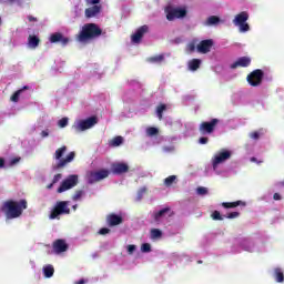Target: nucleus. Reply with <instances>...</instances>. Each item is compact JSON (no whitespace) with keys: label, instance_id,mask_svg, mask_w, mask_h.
<instances>
[{"label":"nucleus","instance_id":"4c0bfd02","mask_svg":"<svg viewBox=\"0 0 284 284\" xmlns=\"http://www.w3.org/2000/svg\"><path fill=\"white\" fill-rule=\"evenodd\" d=\"M141 252H144V253L152 252V245H150V243L142 244Z\"/></svg>","mask_w":284,"mask_h":284},{"label":"nucleus","instance_id":"37998d69","mask_svg":"<svg viewBox=\"0 0 284 284\" xmlns=\"http://www.w3.org/2000/svg\"><path fill=\"white\" fill-rule=\"evenodd\" d=\"M87 6H99L101 0H85Z\"/></svg>","mask_w":284,"mask_h":284},{"label":"nucleus","instance_id":"9b49d317","mask_svg":"<svg viewBox=\"0 0 284 284\" xmlns=\"http://www.w3.org/2000/svg\"><path fill=\"white\" fill-rule=\"evenodd\" d=\"M110 176V170L101 169L99 171H92L89 174V183H99V181H103V179H108Z\"/></svg>","mask_w":284,"mask_h":284},{"label":"nucleus","instance_id":"e433bc0d","mask_svg":"<svg viewBox=\"0 0 284 284\" xmlns=\"http://www.w3.org/2000/svg\"><path fill=\"white\" fill-rule=\"evenodd\" d=\"M84 192L83 190H78L75 191L74 195L72 196L73 201H79L81 199V196H83Z\"/></svg>","mask_w":284,"mask_h":284},{"label":"nucleus","instance_id":"09e8293b","mask_svg":"<svg viewBox=\"0 0 284 284\" xmlns=\"http://www.w3.org/2000/svg\"><path fill=\"white\" fill-rule=\"evenodd\" d=\"M99 234H101L102 236H105V234H110V229L102 227L100 229Z\"/></svg>","mask_w":284,"mask_h":284},{"label":"nucleus","instance_id":"6ab92c4d","mask_svg":"<svg viewBox=\"0 0 284 284\" xmlns=\"http://www.w3.org/2000/svg\"><path fill=\"white\" fill-rule=\"evenodd\" d=\"M106 223H108V225H110V227H114V226L121 225V223H123V217L121 215L111 213L106 216Z\"/></svg>","mask_w":284,"mask_h":284},{"label":"nucleus","instance_id":"7ed1b4c3","mask_svg":"<svg viewBox=\"0 0 284 284\" xmlns=\"http://www.w3.org/2000/svg\"><path fill=\"white\" fill-rule=\"evenodd\" d=\"M101 34H103V30L100 29L97 23H87L77 36V41H79V43H87V41L99 39Z\"/></svg>","mask_w":284,"mask_h":284},{"label":"nucleus","instance_id":"680f3d73","mask_svg":"<svg viewBox=\"0 0 284 284\" xmlns=\"http://www.w3.org/2000/svg\"><path fill=\"white\" fill-rule=\"evenodd\" d=\"M0 26H1V18H0Z\"/></svg>","mask_w":284,"mask_h":284},{"label":"nucleus","instance_id":"a18cd8bd","mask_svg":"<svg viewBox=\"0 0 284 284\" xmlns=\"http://www.w3.org/2000/svg\"><path fill=\"white\" fill-rule=\"evenodd\" d=\"M128 252H129V254H134V252H136V245L130 244L128 246Z\"/></svg>","mask_w":284,"mask_h":284},{"label":"nucleus","instance_id":"ddd939ff","mask_svg":"<svg viewBox=\"0 0 284 284\" xmlns=\"http://www.w3.org/2000/svg\"><path fill=\"white\" fill-rule=\"evenodd\" d=\"M213 47H214V40L206 39V40H202L196 45V50H197V52H200V54H207V52H211Z\"/></svg>","mask_w":284,"mask_h":284},{"label":"nucleus","instance_id":"f257e3e1","mask_svg":"<svg viewBox=\"0 0 284 284\" xmlns=\"http://www.w3.org/2000/svg\"><path fill=\"white\" fill-rule=\"evenodd\" d=\"M23 210H28V201L8 200L2 205V212H4L7 219H19L23 214Z\"/></svg>","mask_w":284,"mask_h":284},{"label":"nucleus","instance_id":"473e14b6","mask_svg":"<svg viewBox=\"0 0 284 284\" xmlns=\"http://www.w3.org/2000/svg\"><path fill=\"white\" fill-rule=\"evenodd\" d=\"M163 59H165V55L160 54V55H154V57L149 58V61L151 63H161V61H163Z\"/></svg>","mask_w":284,"mask_h":284},{"label":"nucleus","instance_id":"393cba45","mask_svg":"<svg viewBox=\"0 0 284 284\" xmlns=\"http://www.w3.org/2000/svg\"><path fill=\"white\" fill-rule=\"evenodd\" d=\"M274 278H275L276 283H283L284 282L283 268H281V267L274 268Z\"/></svg>","mask_w":284,"mask_h":284},{"label":"nucleus","instance_id":"5701e85b","mask_svg":"<svg viewBox=\"0 0 284 284\" xmlns=\"http://www.w3.org/2000/svg\"><path fill=\"white\" fill-rule=\"evenodd\" d=\"M43 275L44 278H52V276H54V266H52V264L43 266Z\"/></svg>","mask_w":284,"mask_h":284},{"label":"nucleus","instance_id":"cd10ccee","mask_svg":"<svg viewBox=\"0 0 284 284\" xmlns=\"http://www.w3.org/2000/svg\"><path fill=\"white\" fill-rule=\"evenodd\" d=\"M122 144H123V136L121 135L113 138L110 142V145L112 148H119V145H122Z\"/></svg>","mask_w":284,"mask_h":284},{"label":"nucleus","instance_id":"6e6552de","mask_svg":"<svg viewBox=\"0 0 284 284\" xmlns=\"http://www.w3.org/2000/svg\"><path fill=\"white\" fill-rule=\"evenodd\" d=\"M221 123V120L214 118L211 121H204L199 126L200 134H214V131L216 130V125Z\"/></svg>","mask_w":284,"mask_h":284},{"label":"nucleus","instance_id":"4d7b16f0","mask_svg":"<svg viewBox=\"0 0 284 284\" xmlns=\"http://www.w3.org/2000/svg\"><path fill=\"white\" fill-rule=\"evenodd\" d=\"M52 187H54V184H52V182L47 186L48 190H52Z\"/></svg>","mask_w":284,"mask_h":284},{"label":"nucleus","instance_id":"79ce46f5","mask_svg":"<svg viewBox=\"0 0 284 284\" xmlns=\"http://www.w3.org/2000/svg\"><path fill=\"white\" fill-rule=\"evenodd\" d=\"M239 216H241V213H239V212H231L225 217L226 219H239Z\"/></svg>","mask_w":284,"mask_h":284},{"label":"nucleus","instance_id":"c85d7f7f","mask_svg":"<svg viewBox=\"0 0 284 284\" xmlns=\"http://www.w3.org/2000/svg\"><path fill=\"white\" fill-rule=\"evenodd\" d=\"M207 26H219L221 23V18L217 16H211L206 20Z\"/></svg>","mask_w":284,"mask_h":284},{"label":"nucleus","instance_id":"1a4fd4ad","mask_svg":"<svg viewBox=\"0 0 284 284\" xmlns=\"http://www.w3.org/2000/svg\"><path fill=\"white\" fill-rule=\"evenodd\" d=\"M79 184V175H69L65 180L62 181L61 185L58 187V194H62V192H68V190H72L75 185Z\"/></svg>","mask_w":284,"mask_h":284},{"label":"nucleus","instance_id":"2f4dec72","mask_svg":"<svg viewBox=\"0 0 284 284\" xmlns=\"http://www.w3.org/2000/svg\"><path fill=\"white\" fill-rule=\"evenodd\" d=\"M163 236V232L159 229L151 230V239H161Z\"/></svg>","mask_w":284,"mask_h":284},{"label":"nucleus","instance_id":"6e6d98bb","mask_svg":"<svg viewBox=\"0 0 284 284\" xmlns=\"http://www.w3.org/2000/svg\"><path fill=\"white\" fill-rule=\"evenodd\" d=\"M74 284H85V280H80V281L75 282Z\"/></svg>","mask_w":284,"mask_h":284},{"label":"nucleus","instance_id":"13d9d810","mask_svg":"<svg viewBox=\"0 0 284 284\" xmlns=\"http://www.w3.org/2000/svg\"><path fill=\"white\" fill-rule=\"evenodd\" d=\"M16 0H6L7 3H14Z\"/></svg>","mask_w":284,"mask_h":284},{"label":"nucleus","instance_id":"4468645a","mask_svg":"<svg viewBox=\"0 0 284 284\" xmlns=\"http://www.w3.org/2000/svg\"><path fill=\"white\" fill-rule=\"evenodd\" d=\"M150 30V28L144 24L140 28H138V30L135 31V33H133L131 36V41L132 43H141L143 37L146 34V32Z\"/></svg>","mask_w":284,"mask_h":284},{"label":"nucleus","instance_id":"ea45409f","mask_svg":"<svg viewBox=\"0 0 284 284\" xmlns=\"http://www.w3.org/2000/svg\"><path fill=\"white\" fill-rule=\"evenodd\" d=\"M59 128H67L68 126V118H62L58 122Z\"/></svg>","mask_w":284,"mask_h":284},{"label":"nucleus","instance_id":"052dcab7","mask_svg":"<svg viewBox=\"0 0 284 284\" xmlns=\"http://www.w3.org/2000/svg\"><path fill=\"white\" fill-rule=\"evenodd\" d=\"M282 185L284 186V181L282 182Z\"/></svg>","mask_w":284,"mask_h":284},{"label":"nucleus","instance_id":"f3484780","mask_svg":"<svg viewBox=\"0 0 284 284\" xmlns=\"http://www.w3.org/2000/svg\"><path fill=\"white\" fill-rule=\"evenodd\" d=\"M53 252L55 254H62V252H68V243H65V240H55L53 242Z\"/></svg>","mask_w":284,"mask_h":284},{"label":"nucleus","instance_id":"c756f323","mask_svg":"<svg viewBox=\"0 0 284 284\" xmlns=\"http://www.w3.org/2000/svg\"><path fill=\"white\" fill-rule=\"evenodd\" d=\"M168 110V105L165 104H160L156 108V114L159 120L161 121L163 119V112H165Z\"/></svg>","mask_w":284,"mask_h":284},{"label":"nucleus","instance_id":"dca6fc26","mask_svg":"<svg viewBox=\"0 0 284 284\" xmlns=\"http://www.w3.org/2000/svg\"><path fill=\"white\" fill-rule=\"evenodd\" d=\"M252 65V58L241 57L235 62H233L230 68L231 70H236V68H250Z\"/></svg>","mask_w":284,"mask_h":284},{"label":"nucleus","instance_id":"b1692460","mask_svg":"<svg viewBox=\"0 0 284 284\" xmlns=\"http://www.w3.org/2000/svg\"><path fill=\"white\" fill-rule=\"evenodd\" d=\"M168 212H170V207H164V209L160 210L159 212H155L153 214V219H154L155 223H159L161 221V217L165 216V214H168Z\"/></svg>","mask_w":284,"mask_h":284},{"label":"nucleus","instance_id":"603ef678","mask_svg":"<svg viewBox=\"0 0 284 284\" xmlns=\"http://www.w3.org/2000/svg\"><path fill=\"white\" fill-rule=\"evenodd\" d=\"M41 136L42 139H45V136H50V133L48 132V130H44L41 132Z\"/></svg>","mask_w":284,"mask_h":284},{"label":"nucleus","instance_id":"0eeeda50","mask_svg":"<svg viewBox=\"0 0 284 284\" xmlns=\"http://www.w3.org/2000/svg\"><path fill=\"white\" fill-rule=\"evenodd\" d=\"M247 19H250V14L245 11H242L235 16L233 23L234 26L240 27V32H250V24H247Z\"/></svg>","mask_w":284,"mask_h":284},{"label":"nucleus","instance_id":"423d86ee","mask_svg":"<svg viewBox=\"0 0 284 284\" xmlns=\"http://www.w3.org/2000/svg\"><path fill=\"white\" fill-rule=\"evenodd\" d=\"M68 205H70L69 201L57 202L54 207L51 210L49 219L51 221H54V219H59L61 214H70V207H68Z\"/></svg>","mask_w":284,"mask_h":284},{"label":"nucleus","instance_id":"864d4df0","mask_svg":"<svg viewBox=\"0 0 284 284\" xmlns=\"http://www.w3.org/2000/svg\"><path fill=\"white\" fill-rule=\"evenodd\" d=\"M251 162L257 163V165H261V163H263V161H258L256 158H251Z\"/></svg>","mask_w":284,"mask_h":284},{"label":"nucleus","instance_id":"c9c22d12","mask_svg":"<svg viewBox=\"0 0 284 284\" xmlns=\"http://www.w3.org/2000/svg\"><path fill=\"white\" fill-rule=\"evenodd\" d=\"M196 193L200 195V196H205V194H207V187L205 186H199L196 189Z\"/></svg>","mask_w":284,"mask_h":284},{"label":"nucleus","instance_id":"f8f14e48","mask_svg":"<svg viewBox=\"0 0 284 284\" xmlns=\"http://www.w3.org/2000/svg\"><path fill=\"white\" fill-rule=\"evenodd\" d=\"M232 159V152L227 150H223L220 153H217L213 159V168H219L221 163H225V161Z\"/></svg>","mask_w":284,"mask_h":284},{"label":"nucleus","instance_id":"f03ea898","mask_svg":"<svg viewBox=\"0 0 284 284\" xmlns=\"http://www.w3.org/2000/svg\"><path fill=\"white\" fill-rule=\"evenodd\" d=\"M65 152H68V146L65 145H62L61 148L55 150L53 159L58 162L52 165L53 172L63 170V168L68 166V163H72L74 161V156H77V153L74 151H71L65 158H63Z\"/></svg>","mask_w":284,"mask_h":284},{"label":"nucleus","instance_id":"5fc2aeb1","mask_svg":"<svg viewBox=\"0 0 284 284\" xmlns=\"http://www.w3.org/2000/svg\"><path fill=\"white\" fill-rule=\"evenodd\" d=\"M273 199L274 201H281L282 196L278 193H274Z\"/></svg>","mask_w":284,"mask_h":284},{"label":"nucleus","instance_id":"72a5a7b5","mask_svg":"<svg viewBox=\"0 0 284 284\" xmlns=\"http://www.w3.org/2000/svg\"><path fill=\"white\" fill-rule=\"evenodd\" d=\"M146 134L148 136H156V134H159V129L150 126L146 129Z\"/></svg>","mask_w":284,"mask_h":284},{"label":"nucleus","instance_id":"a878e982","mask_svg":"<svg viewBox=\"0 0 284 284\" xmlns=\"http://www.w3.org/2000/svg\"><path fill=\"white\" fill-rule=\"evenodd\" d=\"M199 68H201V60L193 59L189 62V70H191L192 72H196Z\"/></svg>","mask_w":284,"mask_h":284},{"label":"nucleus","instance_id":"2eb2a0df","mask_svg":"<svg viewBox=\"0 0 284 284\" xmlns=\"http://www.w3.org/2000/svg\"><path fill=\"white\" fill-rule=\"evenodd\" d=\"M50 43H61L65 48L70 43V38L64 37L61 32L52 33L49 38Z\"/></svg>","mask_w":284,"mask_h":284},{"label":"nucleus","instance_id":"a211bd4d","mask_svg":"<svg viewBox=\"0 0 284 284\" xmlns=\"http://www.w3.org/2000/svg\"><path fill=\"white\" fill-rule=\"evenodd\" d=\"M113 174H125V172L130 171V166L126 163H114L111 168Z\"/></svg>","mask_w":284,"mask_h":284},{"label":"nucleus","instance_id":"8fccbe9b","mask_svg":"<svg viewBox=\"0 0 284 284\" xmlns=\"http://www.w3.org/2000/svg\"><path fill=\"white\" fill-rule=\"evenodd\" d=\"M27 19H28V21H29L30 23H34V22L38 21V19L34 18V16H28Z\"/></svg>","mask_w":284,"mask_h":284},{"label":"nucleus","instance_id":"bb28decb","mask_svg":"<svg viewBox=\"0 0 284 284\" xmlns=\"http://www.w3.org/2000/svg\"><path fill=\"white\" fill-rule=\"evenodd\" d=\"M29 87H23V89H20L18 91H16L12 95H11V101L13 103H19V97H21V93L24 91V90H28Z\"/></svg>","mask_w":284,"mask_h":284},{"label":"nucleus","instance_id":"412c9836","mask_svg":"<svg viewBox=\"0 0 284 284\" xmlns=\"http://www.w3.org/2000/svg\"><path fill=\"white\" fill-rule=\"evenodd\" d=\"M39 43H41V40L37 36H29L28 38V45L29 48H32L33 50L36 48H39Z\"/></svg>","mask_w":284,"mask_h":284},{"label":"nucleus","instance_id":"c03bdc74","mask_svg":"<svg viewBox=\"0 0 284 284\" xmlns=\"http://www.w3.org/2000/svg\"><path fill=\"white\" fill-rule=\"evenodd\" d=\"M21 161V158H13L11 159L9 166L12 168L14 165H17V163H19Z\"/></svg>","mask_w":284,"mask_h":284},{"label":"nucleus","instance_id":"7c9ffc66","mask_svg":"<svg viewBox=\"0 0 284 284\" xmlns=\"http://www.w3.org/2000/svg\"><path fill=\"white\" fill-rule=\"evenodd\" d=\"M174 181H176V175H170L166 179H164V185L166 187H170L174 184Z\"/></svg>","mask_w":284,"mask_h":284},{"label":"nucleus","instance_id":"4be33fe9","mask_svg":"<svg viewBox=\"0 0 284 284\" xmlns=\"http://www.w3.org/2000/svg\"><path fill=\"white\" fill-rule=\"evenodd\" d=\"M239 205H245V202L239 200V201H235V202H223L222 203V207H224L225 210H231V209H234V207H239Z\"/></svg>","mask_w":284,"mask_h":284},{"label":"nucleus","instance_id":"9d476101","mask_svg":"<svg viewBox=\"0 0 284 284\" xmlns=\"http://www.w3.org/2000/svg\"><path fill=\"white\" fill-rule=\"evenodd\" d=\"M263 77H265L263 70L256 69L246 77V81L252 88H258L263 83Z\"/></svg>","mask_w":284,"mask_h":284},{"label":"nucleus","instance_id":"58836bf2","mask_svg":"<svg viewBox=\"0 0 284 284\" xmlns=\"http://www.w3.org/2000/svg\"><path fill=\"white\" fill-rule=\"evenodd\" d=\"M186 50H187V52H195L196 51V42H190L186 45Z\"/></svg>","mask_w":284,"mask_h":284},{"label":"nucleus","instance_id":"3c124183","mask_svg":"<svg viewBox=\"0 0 284 284\" xmlns=\"http://www.w3.org/2000/svg\"><path fill=\"white\" fill-rule=\"evenodd\" d=\"M3 168H6V160L0 158V170H3Z\"/></svg>","mask_w":284,"mask_h":284},{"label":"nucleus","instance_id":"f704fd0d","mask_svg":"<svg viewBox=\"0 0 284 284\" xmlns=\"http://www.w3.org/2000/svg\"><path fill=\"white\" fill-rule=\"evenodd\" d=\"M211 219H213V221H223V215H221L219 211H213Z\"/></svg>","mask_w":284,"mask_h":284},{"label":"nucleus","instance_id":"39448f33","mask_svg":"<svg viewBox=\"0 0 284 284\" xmlns=\"http://www.w3.org/2000/svg\"><path fill=\"white\" fill-rule=\"evenodd\" d=\"M97 123H99V118L93 115L85 120L78 121L75 124L72 125V128L74 129V132H85V130L94 128Z\"/></svg>","mask_w":284,"mask_h":284},{"label":"nucleus","instance_id":"20e7f679","mask_svg":"<svg viewBox=\"0 0 284 284\" xmlns=\"http://www.w3.org/2000/svg\"><path fill=\"white\" fill-rule=\"evenodd\" d=\"M164 12L168 21H175V19H185V17H187L186 8L168 6L165 7Z\"/></svg>","mask_w":284,"mask_h":284},{"label":"nucleus","instance_id":"aec40b11","mask_svg":"<svg viewBox=\"0 0 284 284\" xmlns=\"http://www.w3.org/2000/svg\"><path fill=\"white\" fill-rule=\"evenodd\" d=\"M100 13H101V6H99V4L87 8L84 10V17L87 19H93V17H97V14H100Z\"/></svg>","mask_w":284,"mask_h":284},{"label":"nucleus","instance_id":"de8ad7c7","mask_svg":"<svg viewBox=\"0 0 284 284\" xmlns=\"http://www.w3.org/2000/svg\"><path fill=\"white\" fill-rule=\"evenodd\" d=\"M209 141H210V139L206 138V136H202V138L199 139V143H200L201 145L207 144Z\"/></svg>","mask_w":284,"mask_h":284},{"label":"nucleus","instance_id":"bf43d9fd","mask_svg":"<svg viewBox=\"0 0 284 284\" xmlns=\"http://www.w3.org/2000/svg\"><path fill=\"white\" fill-rule=\"evenodd\" d=\"M78 207H79V205L74 204V205L72 206V210L77 211Z\"/></svg>","mask_w":284,"mask_h":284},{"label":"nucleus","instance_id":"49530a36","mask_svg":"<svg viewBox=\"0 0 284 284\" xmlns=\"http://www.w3.org/2000/svg\"><path fill=\"white\" fill-rule=\"evenodd\" d=\"M250 138L257 141V139H260L261 135L258 134V131H254V132L250 133Z\"/></svg>","mask_w":284,"mask_h":284},{"label":"nucleus","instance_id":"a19ab883","mask_svg":"<svg viewBox=\"0 0 284 284\" xmlns=\"http://www.w3.org/2000/svg\"><path fill=\"white\" fill-rule=\"evenodd\" d=\"M60 179H63V175L61 173L55 174L52 180V185L59 183Z\"/></svg>","mask_w":284,"mask_h":284}]
</instances>
